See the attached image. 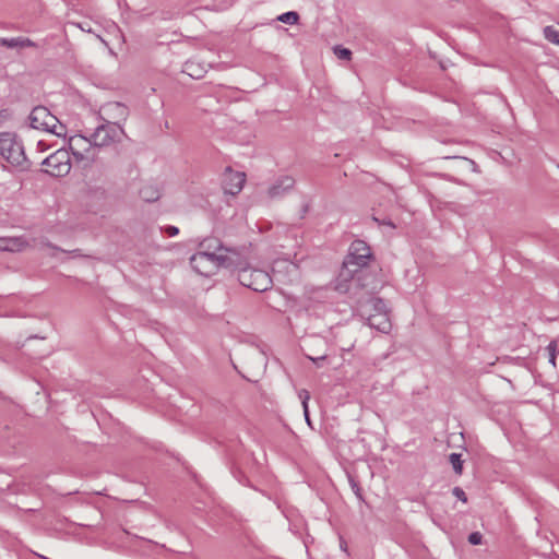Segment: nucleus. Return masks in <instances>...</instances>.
<instances>
[{"label":"nucleus","mask_w":559,"mask_h":559,"mask_svg":"<svg viewBox=\"0 0 559 559\" xmlns=\"http://www.w3.org/2000/svg\"><path fill=\"white\" fill-rule=\"evenodd\" d=\"M29 121L34 129L52 133L59 138H67V127L44 106H37L32 110Z\"/></svg>","instance_id":"20e7f679"},{"label":"nucleus","mask_w":559,"mask_h":559,"mask_svg":"<svg viewBox=\"0 0 559 559\" xmlns=\"http://www.w3.org/2000/svg\"><path fill=\"white\" fill-rule=\"evenodd\" d=\"M355 257H359L361 262L369 261V259L371 257V252H370V248L367 246V243L365 241L355 240L354 242H352V245L349 247V252H348L346 259L344 260L343 270L340 275L345 281L349 280L355 274V269H353V262H352V261H354Z\"/></svg>","instance_id":"1a4fd4ad"},{"label":"nucleus","mask_w":559,"mask_h":559,"mask_svg":"<svg viewBox=\"0 0 559 559\" xmlns=\"http://www.w3.org/2000/svg\"><path fill=\"white\" fill-rule=\"evenodd\" d=\"M94 146L99 153L102 147H107L120 143L126 138V132L121 124L104 123L98 126L91 134Z\"/></svg>","instance_id":"423d86ee"},{"label":"nucleus","mask_w":559,"mask_h":559,"mask_svg":"<svg viewBox=\"0 0 559 559\" xmlns=\"http://www.w3.org/2000/svg\"><path fill=\"white\" fill-rule=\"evenodd\" d=\"M544 35L549 41L559 45V29L555 26L545 27Z\"/></svg>","instance_id":"dca6fc26"},{"label":"nucleus","mask_w":559,"mask_h":559,"mask_svg":"<svg viewBox=\"0 0 559 559\" xmlns=\"http://www.w3.org/2000/svg\"><path fill=\"white\" fill-rule=\"evenodd\" d=\"M294 183L295 180L292 177H281L271 187H269L266 195L269 199L280 198L289 191L294 187Z\"/></svg>","instance_id":"ddd939ff"},{"label":"nucleus","mask_w":559,"mask_h":559,"mask_svg":"<svg viewBox=\"0 0 559 559\" xmlns=\"http://www.w3.org/2000/svg\"><path fill=\"white\" fill-rule=\"evenodd\" d=\"M278 21H281L283 23H288V24H296L299 21V15L297 12L289 11V12L281 14L278 16Z\"/></svg>","instance_id":"f3484780"},{"label":"nucleus","mask_w":559,"mask_h":559,"mask_svg":"<svg viewBox=\"0 0 559 559\" xmlns=\"http://www.w3.org/2000/svg\"><path fill=\"white\" fill-rule=\"evenodd\" d=\"M304 415H305V419H306L307 424L310 426L311 421H310V417H309V408H307V414L304 413Z\"/></svg>","instance_id":"c85d7f7f"},{"label":"nucleus","mask_w":559,"mask_h":559,"mask_svg":"<svg viewBox=\"0 0 559 559\" xmlns=\"http://www.w3.org/2000/svg\"><path fill=\"white\" fill-rule=\"evenodd\" d=\"M364 311L368 314V323L371 328L382 333L390 332L391 321L383 300L379 298H371L364 306Z\"/></svg>","instance_id":"0eeeda50"},{"label":"nucleus","mask_w":559,"mask_h":559,"mask_svg":"<svg viewBox=\"0 0 559 559\" xmlns=\"http://www.w3.org/2000/svg\"><path fill=\"white\" fill-rule=\"evenodd\" d=\"M31 247L29 241L20 237H0V251L22 252Z\"/></svg>","instance_id":"f8f14e48"},{"label":"nucleus","mask_w":559,"mask_h":559,"mask_svg":"<svg viewBox=\"0 0 559 559\" xmlns=\"http://www.w3.org/2000/svg\"><path fill=\"white\" fill-rule=\"evenodd\" d=\"M69 151L74 160L85 166L93 164L98 158V153L94 146L92 138L82 134H74L68 139Z\"/></svg>","instance_id":"39448f33"},{"label":"nucleus","mask_w":559,"mask_h":559,"mask_svg":"<svg viewBox=\"0 0 559 559\" xmlns=\"http://www.w3.org/2000/svg\"><path fill=\"white\" fill-rule=\"evenodd\" d=\"M246 182V174L227 168L223 175V190L226 194L237 195Z\"/></svg>","instance_id":"9d476101"},{"label":"nucleus","mask_w":559,"mask_h":559,"mask_svg":"<svg viewBox=\"0 0 559 559\" xmlns=\"http://www.w3.org/2000/svg\"><path fill=\"white\" fill-rule=\"evenodd\" d=\"M314 364H320L321 360H323L325 357L322 356V357H318V358H313V357H309Z\"/></svg>","instance_id":"cd10ccee"},{"label":"nucleus","mask_w":559,"mask_h":559,"mask_svg":"<svg viewBox=\"0 0 559 559\" xmlns=\"http://www.w3.org/2000/svg\"><path fill=\"white\" fill-rule=\"evenodd\" d=\"M44 170L55 177H62L70 173L71 160L69 151L57 150L43 162Z\"/></svg>","instance_id":"6e6552de"},{"label":"nucleus","mask_w":559,"mask_h":559,"mask_svg":"<svg viewBox=\"0 0 559 559\" xmlns=\"http://www.w3.org/2000/svg\"><path fill=\"white\" fill-rule=\"evenodd\" d=\"M334 53L335 56L338 58V59H343V60H349L350 59V56H352V52L349 49L347 48H343V47H340V46H336L334 48Z\"/></svg>","instance_id":"aec40b11"},{"label":"nucleus","mask_w":559,"mask_h":559,"mask_svg":"<svg viewBox=\"0 0 559 559\" xmlns=\"http://www.w3.org/2000/svg\"><path fill=\"white\" fill-rule=\"evenodd\" d=\"M452 492L461 501H463V502L467 501V497H466L465 492L460 487H455Z\"/></svg>","instance_id":"b1692460"},{"label":"nucleus","mask_w":559,"mask_h":559,"mask_svg":"<svg viewBox=\"0 0 559 559\" xmlns=\"http://www.w3.org/2000/svg\"><path fill=\"white\" fill-rule=\"evenodd\" d=\"M165 230L169 237H174V236L178 235V233H179V229L175 226H168V227H166Z\"/></svg>","instance_id":"bb28decb"},{"label":"nucleus","mask_w":559,"mask_h":559,"mask_svg":"<svg viewBox=\"0 0 559 559\" xmlns=\"http://www.w3.org/2000/svg\"><path fill=\"white\" fill-rule=\"evenodd\" d=\"M200 248L201 250L190 258V264L198 274L209 277L219 267L233 269L237 258L235 252L223 248L209 252L214 247L207 240L202 241Z\"/></svg>","instance_id":"f257e3e1"},{"label":"nucleus","mask_w":559,"mask_h":559,"mask_svg":"<svg viewBox=\"0 0 559 559\" xmlns=\"http://www.w3.org/2000/svg\"><path fill=\"white\" fill-rule=\"evenodd\" d=\"M0 45L7 46V47H10V48H14V47L27 48V47H35L36 46L34 41H32L31 39L25 38V37H16V38H11V39L1 38L0 39Z\"/></svg>","instance_id":"4468645a"},{"label":"nucleus","mask_w":559,"mask_h":559,"mask_svg":"<svg viewBox=\"0 0 559 559\" xmlns=\"http://www.w3.org/2000/svg\"><path fill=\"white\" fill-rule=\"evenodd\" d=\"M100 115L106 123H118L126 121L129 110L127 106L118 102H109L100 107Z\"/></svg>","instance_id":"9b49d317"},{"label":"nucleus","mask_w":559,"mask_h":559,"mask_svg":"<svg viewBox=\"0 0 559 559\" xmlns=\"http://www.w3.org/2000/svg\"><path fill=\"white\" fill-rule=\"evenodd\" d=\"M450 462L453 466V469L455 471L456 474L461 475L462 474V471H463V465H462V460H461V455L460 454H456V453H452L450 455Z\"/></svg>","instance_id":"a211bd4d"},{"label":"nucleus","mask_w":559,"mask_h":559,"mask_svg":"<svg viewBox=\"0 0 559 559\" xmlns=\"http://www.w3.org/2000/svg\"><path fill=\"white\" fill-rule=\"evenodd\" d=\"M233 269L237 271L241 285L254 292H265L272 287L273 281L267 272L243 265L242 262L238 261V257Z\"/></svg>","instance_id":"f03ea898"},{"label":"nucleus","mask_w":559,"mask_h":559,"mask_svg":"<svg viewBox=\"0 0 559 559\" xmlns=\"http://www.w3.org/2000/svg\"><path fill=\"white\" fill-rule=\"evenodd\" d=\"M284 266L285 270L288 272V273H296L297 272V266L292 263V262H288V261H282V262H278L276 264V266Z\"/></svg>","instance_id":"4be33fe9"},{"label":"nucleus","mask_w":559,"mask_h":559,"mask_svg":"<svg viewBox=\"0 0 559 559\" xmlns=\"http://www.w3.org/2000/svg\"><path fill=\"white\" fill-rule=\"evenodd\" d=\"M549 362L556 367V356H557V342L552 341L549 343L548 347Z\"/></svg>","instance_id":"6ab92c4d"},{"label":"nucleus","mask_w":559,"mask_h":559,"mask_svg":"<svg viewBox=\"0 0 559 559\" xmlns=\"http://www.w3.org/2000/svg\"><path fill=\"white\" fill-rule=\"evenodd\" d=\"M141 198L146 202H153L159 199V190L154 186H145L140 191Z\"/></svg>","instance_id":"2eb2a0df"},{"label":"nucleus","mask_w":559,"mask_h":559,"mask_svg":"<svg viewBox=\"0 0 559 559\" xmlns=\"http://www.w3.org/2000/svg\"><path fill=\"white\" fill-rule=\"evenodd\" d=\"M298 397L300 399L301 401V405H302V409H304V413L307 414V408H308V402L310 400V393L309 391H307L306 389H302L298 392Z\"/></svg>","instance_id":"412c9836"},{"label":"nucleus","mask_w":559,"mask_h":559,"mask_svg":"<svg viewBox=\"0 0 559 559\" xmlns=\"http://www.w3.org/2000/svg\"><path fill=\"white\" fill-rule=\"evenodd\" d=\"M193 63L192 62H187L185 64V72H187L190 76H201L200 74H198L194 70H193Z\"/></svg>","instance_id":"393cba45"},{"label":"nucleus","mask_w":559,"mask_h":559,"mask_svg":"<svg viewBox=\"0 0 559 559\" xmlns=\"http://www.w3.org/2000/svg\"><path fill=\"white\" fill-rule=\"evenodd\" d=\"M0 155L14 167L25 169L28 166L24 147L14 133H0Z\"/></svg>","instance_id":"7ed1b4c3"},{"label":"nucleus","mask_w":559,"mask_h":559,"mask_svg":"<svg viewBox=\"0 0 559 559\" xmlns=\"http://www.w3.org/2000/svg\"><path fill=\"white\" fill-rule=\"evenodd\" d=\"M481 540H483V536L480 533L478 532H474L472 533L469 536H468V542L472 544V545H479L481 544Z\"/></svg>","instance_id":"5701e85b"},{"label":"nucleus","mask_w":559,"mask_h":559,"mask_svg":"<svg viewBox=\"0 0 559 559\" xmlns=\"http://www.w3.org/2000/svg\"><path fill=\"white\" fill-rule=\"evenodd\" d=\"M352 262H353V269H355V273H356L359 269H361V267H364V266H366V265L368 264V262H361V261H360V259H359V257H355V258H354V261H352Z\"/></svg>","instance_id":"a878e982"}]
</instances>
